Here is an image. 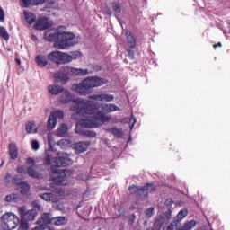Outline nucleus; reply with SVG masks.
<instances>
[{
    "label": "nucleus",
    "instance_id": "nucleus-1",
    "mask_svg": "<svg viewBox=\"0 0 230 230\" xmlns=\"http://www.w3.org/2000/svg\"><path fill=\"white\" fill-rule=\"evenodd\" d=\"M59 102L64 105L71 102L75 103L70 106V111L74 112L72 119L77 120L76 134H84V132L80 131V127H86L88 128L102 127L103 123L110 119L109 117L100 111V104L98 102L82 98L73 99V93L66 88H63L61 92Z\"/></svg>",
    "mask_w": 230,
    "mask_h": 230
},
{
    "label": "nucleus",
    "instance_id": "nucleus-2",
    "mask_svg": "<svg viewBox=\"0 0 230 230\" xmlns=\"http://www.w3.org/2000/svg\"><path fill=\"white\" fill-rule=\"evenodd\" d=\"M51 163H55L57 165L50 167V173L55 176L50 177V181L55 182L57 186H67L69 181H67V170L60 169V166L66 168V166H71L73 160L71 155L66 152L58 153V156H53V151L49 150L45 152L44 164L49 166Z\"/></svg>",
    "mask_w": 230,
    "mask_h": 230
},
{
    "label": "nucleus",
    "instance_id": "nucleus-3",
    "mask_svg": "<svg viewBox=\"0 0 230 230\" xmlns=\"http://www.w3.org/2000/svg\"><path fill=\"white\" fill-rule=\"evenodd\" d=\"M90 73L88 69L63 66L54 74V78L58 82H61V84H67L69 82V76H85V75H89Z\"/></svg>",
    "mask_w": 230,
    "mask_h": 230
},
{
    "label": "nucleus",
    "instance_id": "nucleus-4",
    "mask_svg": "<svg viewBox=\"0 0 230 230\" xmlns=\"http://www.w3.org/2000/svg\"><path fill=\"white\" fill-rule=\"evenodd\" d=\"M75 44H78V38L73 32H66L65 27H61L59 40L55 41L54 48L66 49V48H71V46H75Z\"/></svg>",
    "mask_w": 230,
    "mask_h": 230
},
{
    "label": "nucleus",
    "instance_id": "nucleus-5",
    "mask_svg": "<svg viewBox=\"0 0 230 230\" xmlns=\"http://www.w3.org/2000/svg\"><path fill=\"white\" fill-rule=\"evenodd\" d=\"M48 59L57 65L69 64L73 62V56L60 51H52L48 55Z\"/></svg>",
    "mask_w": 230,
    "mask_h": 230
},
{
    "label": "nucleus",
    "instance_id": "nucleus-6",
    "mask_svg": "<svg viewBox=\"0 0 230 230\" xmlns=\"http://www.w3.org/2000/svg\"><path fill=\"white\" fill-rule=\"evenodd\" d=\"M19 217L14 214L6 213L2 217V227L4 230H13L19 226Z\"/></svg>",
    "mask_w": 230,
    "mask_h": 230
},
{
    "label": "nucleus",
    "instance_id": "nucleus-7",
    "mask_svg": "<svg viewBox=\"0 0 230 230\" xmlns=\"http://www.w3.org/2000/svg\"><path fill=\"white\" fill-rule=\"evenodd\" d=\"M155 190V186L152 184H146L141 188L136 185H133L128 188L129 193L131 194L136 193L137 197H146V195H148V191H154Z\"/></svg>",
    "mask_w": 230,
    "mask_h": 230
},
{
    "label": "nucleus",
    "instance_id": "nucleus-8",
    "mask_svg": "<svg viewBox=\"0 0 230 230\" xmlns=\"http://www.w3.org/2000/svg\"><path fill=\"white\" fill-rule=\"evenodd\" d=\"M84 80V84H86L88 89H90L91 92L95 87H102V85H105V84H107V81L105 79L99 76H90Z\"/></svg>",
    "mask_w": 230,
    "mask_h": 230
},
{
    "label": "nucleus",
    "instance_id": "nucleus-9",
    "mask_svg": "<svg viewBox=\"0 0 230 230\" xmlns=\"http://www.w3.org/2000/svg\"><path fill=\"white\" fill-rule=\"evenodd\" d=\"M58 119H64V111L60 110H57L56 111H52L50 113L47 122L48 128H50V130H53V128L57 127Z\"/></svg>",
    "mask_w": 230,
    "mask_h": 230
},
{
    "label": "nucleus",
    "instance_id": "nucleus-10",
    "mask_svg": "<svg viewBox=\"0 0 230 230\" xmlns=\"http://www.w3.org/2000/svg\"><path fill=\"white\" fill-rule=\"evenodd\" d=\"M71 90L74 91V93L80 94V96H87V94H91V90L87 84H85L84 79L78 84H74L71 86Z\"/></svg>",
    "mask_w": 230,
    "mask_h": 230
},
{
    "label": "nucleus",
    "instance_id": "nucleus-11",
    "mask_svg": "<svg viewBox=\"0 0 230 230\" xmlns=\"http://www.w3.org/2000/svg\"><path fill=\"white\" fill-rule=\"evenodd\" d=\"M18 213L22 217H23V220H27L29 222H33V220H35V217H37L36 209H31L29 211H26V207L24 206L18 208Z\"/></svg>",
    "mask_w": 230,
    "mask_h": 230
},
{
    "label": "nucleus",
    "instance_id": "nucleus-12",
    "mask_svg": "<svg viewBox=\"0 0 230 230\" xmlns=\"http://www.w3.org/2000/svg\"><path fill=\"white\" fill-rule=\"evenodd\" d=\"M40 197H41L43 200H46V202H51L52 204H54L57 209H62V208H60V205H59L60 199L58 198V196H57V194H54L53 192H46V193L40 194Z\"/></svg>",
    "mask_w": 230,
    "mask_h": 230
},
{
    "label": "nucleus",
    "instance_id": "nucleus-13",
    "mask_svg": "<svg viewBox=\"0 0 230 230\" xmlns=\"http://www.w3.org/2000/svg\"><path fill=\"white\" fill-rule=\"evenodd\" d=\"M60 31H61V27L56 29V30H51V31H47L44 35L45 40L48 42H53V40H59L60 39Z\"/></svg>",
    "mask_w": 230,
    "mask_h": 230
},
{
    "label": "nucleus",
    "instance_id": "nucleus-14",
    "mask_svg": "<svg viewBox=\"0 0 230 230\" xmlns=\"http://www.w3.org/2000/svg\"><path fill=\"white\" fill-rule=\"evenodd\" d=\"M50 26H53V21H51L49 18L42 17L38 20V22L35 23L34 28L36 30H48V28H50Z\"/></svg>",
    "mask_w": 230,
    "mask_h": 230
},
{
    "label": "nucleus",
    "instance_id": "nucleus-15",
    "mask_svg": "<svg viewBox=\"0 0 230 230\" xmlns=\"http://www.w3.org/2000/svg\"><path fill=\"white\" fill-rule=\"evenodd\" d=\"M90 100H94L92 102H113L114 95L109 93H101L96 95H91Z\"/></svg>",
    "mask_w": 230,
    "mask_h": 230
},
{
    "label": "nucleus",
    "instance_id": "nucleus-16",
    "mask_svg": "<svg viewBox=\"0 0 230 230\" xmlns=\"http://www.w3.org/2000/svg\"><path fill=\"white\" fill-rule=\"evenodd\" d=\"M91 142L89 141L77 142L75 144L74 149L76 154H84V152H87V148H89Z\"/></svg>",
    "mask_w": 230,
    "mask_h": 230
},
{
    "label": "nucleus",
    "instance_id": "nucleus-17",
    "mask_svg": "<svg viewBox=\"0 0 230 230\" xmlns=\"http://www.w3.org/2000/svg\"><path fill=\"white\" fill-rule=\"evenodd\" d=\"M63 91L64 88L60 84H53L48 86V92L49 94H52V96H58V94H61Z\"/></svg>",
    "mask_w": 230,
    "mask_h": 230
},
{
    "label": "nucleus",
    "instance_id": "nucleus-18",
    "mask_svg": "<svg viewBox=\"0 0 230 230\" xmlns=\"http://www.w3.org/2000/svg\"><path fill=\"white\" fill-rule=\"evenodd\" d=\"M52 220H53V217H51V214L47 213V214H43V216L41 217V221L38 220L37 224H40V226H43V227H45V226L52 224Z\"/></svg>",
    "mask_w": 230,
    "mask_h": 230
},
{
    "label": "nucleus",
    "instance_id": "nucleus-19",
    "mask_svg": "<svg viewBox=\"0 0 230 230\" xmlns=\"http://www.w3.org/2000/svg\"><path fill=\"white\" fill-rule=\"evenodd\" d=\"M27 173L30 175V177H33V179H40L42 175L35 170V165H31L27 169Z\"/></svg>",
    "mask_w": 230,
    "mask_h": 230
},
{
    "label": "nucleus",
    "instance_id": "nucleus-20",
    "mask_svg": "<svg viewBox=\"0 0 230 230\" xmlns=\"http://www.w3.org/2000/svg\"><path fill=\"white\" fill-rule=\"evenodd\" d=\"M102 109L104 112H116V111H121L119 107L115 104H102Z\"/></svg>",
    "mask_w": 230,
    "mask_h": 230
},
{
    "label": "nucleus",
    "instance_id": "nucleus-21",
    "mask_svg": "<svg viewBox=\"0 0 230 230\" xmlns=\"http://www.w3.org/2000/svg\"><path fill=\"white\" fill-rule=\"evenodd\" d=\"M27 134H37V125L35 122L29 121L25 125Z\"/></svg>",
    "mask_w": 230,
    "mask_h": 230
},
{
    "label": "nucleus",
    "instance_id": "nucleus-22",
    "mask_svg": "<svg viewBox=\"0 0 230 230\" xmlns=\"http://www.w3.org/2000/svg\"><path fill=\"white\" fill-rule=\"evenodd\" d=\"M36 63L39 67H46V66H48V58L42 55L37 56Z\"/></svg>",
    "mask_w": 230,
    "mask_h": 230
},
{
    "label": "nucleus",
    "instance_id": "nucleus-23",
    "mask_svg": "<svg viewBox=\"0 0 230 230\" xmlns=\"http://www.w3.org/2000/svg\"><path fill=\"white\" fill-rule=\"evenodd\" d=\"M9 154L11 159H17L19 156V152L17 151V146L15 144L9 145Z\"/></svg>",
    "mask_w": 230,
    "mask_h": 230
},
{
    "label": "nucleus",
    "instance_id": "nucleus-24",
    "mask_svg": "<svg viewBox=\"0 0 230 230\" xmlns=\"http://www.w3.org/2000/svg\"><path fill=\"white\" fill-rule=\"evenodd\" d=\"M23 14L25 17V21H27L28 24H32L34 22V21H37V16L32 13L24 11Z\"/></svg>",
    "mask_w": 230,
    "mask_h": 230
},
{
    "label": "nucleus",
    "instance_id": "nucleus-25",
    "mask_svg": "<svg viewBox=\"0 0 230 230\" xmlns=\"http://www.w3.org/2000/svg\"><path fill=\"white\" fill-rule=\"evenodd\" d=\"M69 130V128L66 124H60L58 128L57 134L58 136H60V137H64L66 134H67V131Z\"/></svg>",
    "mask_w": 230,
    "mask_h": 230
},
{
    "label": "nucleus",
    "instance_id": "nucleus-26",
    "mask_svg": "<svg viewBox=\"0 0 230 230\" xmlns=\"http://www.w3.org/2000/svg\"><path fill=\"white\" fill-rule=\"evenodd\" d=\"M66 217H52V226H64L66 224Z\"/></svg>",
    "mask_w": 230,
    "mask_h": 230
},
{
    "label": "nucleus",
    "instance_id": "nucleus-27",
    "mask_svg": "<svg viewBox=\"0 0 230 230\" xmlns=\"http://www.w3.org/2000/svg\"><path fill=\"white\" fill-rule=\"evenodd\" d=\"M58 145L60 146V148H62V150H67V148L71 146V140L63 138L58 142Z\"/></svg>",
    "mask_w": 230,
    "mask_h": 230
},
{
    "label": "nucleus",
    "instance_id": "nucleus-28",
    "mask_svg": "<svg viewBox=\"0 0 230 230\" xmlns=\"http://www.w3.org/2000/svg\"><path fill=\"white\" fill-rule=\"evenodd\" d=\"M197 226V221L195 220H190L187 223H184L183 226H181V230H191L193 227Z\"/></svg>",
    "mask_w": 230,
    "mask_h": 230
},
{
    "label": "nucleus",
    "instance_id": "nucleus-29",
    "mask_svg": "<svg viewBox=\"0 0 230 230\" xmlns=\"http://www.w3.org/2000/svg\"><path fill=\"white\" fill-rule=\"evenodd\" d=\"M126 35L128 39V44H129L130 48H136V38H134V35L128 31L126 32Z\"/></svg>",
    "mask_w": 230,
    "mask_h": 230
},
{
    "label": "nucleus",
    "instance_id": "nucleus-30",
    "mask_svg": "<svg viewBox=\"0 0 230 230\" xmlns=\"http://www.w3.org/2000/svg\"><path fill=\"white\" fill-rule=\"evenodd\" d=\"M20 188L22 195H28V193L30 192V185L26 182H22L20 184Z\"/></svg>",
    "mask_w": 230,
    "mask_h": 230
},
{
    "label": "nucleus",
    "instance_id": "nucleus-31",
    "mask_svg": "<svg viewBox=\"0 0 230 230\" xmlns=\"http://www.w3.org/2000/svg\"><path fill=\"white\" fill-rule=\"evenodd\" d=\"M30 221L27 219H24V217H21V222H20V229L22 230H27L30 227V224H28Z\"/></svg>",
    "mask_w": 230,
    "mask_h": 230
},
{
    "label": "nucleus",
    "instance_id": "nucleus-32",
    "mask_svg": "<svg viewBox=\"0 0 230 230\" xmlns=\"http://www.w3.org/2000/svg\"><path fill=\"white\" fill-rule=\"evenodd\" d=\"M55 193H58L59 197H67L69 195V192L66 191L64 189L60 188H55L54 189Z\"/></svg>",
    "mask_w": 230,
    "mask_h": 230
},
{
    "label": "nucleus",
    "instance_id": "nucleus-33",
    "mask_svg": "<svg viewBox=\"0 0 230 230\" xmlns=\"http://www.w3.org/2000/svg\"><path fill=\"white\" fill-rule=\"evenodd\" d=\"M0 36L3 37L4 40H8L10 39V35L4 27H0Z\"/></svg>",
    "mask_w": 230,
    "mask_h": 230
},
{
    "label": "nucleus",
    "instance_id": "nucleus-34",
    "mask_svg": "<svg viewBox=\"0 0 230 230\" xmlns=\"http://www.w3.org/2000/svg\"><path fill=\"white\" fill-rule=\"evenodd\" d=\"M187 215H188V210L186 209L181 210L177 215L178 221L182 220V218L186 217Z\"/></svg>",
    "mask_w": 230,
    "mask_h": 230
},
{
    "label": "nucleus",
    "instance_id": "nucleus-35",
    "mask_svg": "<svg viewBox=\"0 0 230 230\" xmlns=\"http://www.w3.org/2000/svg\"><path fill=\"white\" fill-rule=\"evenodd\" d=\"M112 134L116 136V137H123V131L121 129L113 128Z\"/></svg>",
    "mask_w": 230,
    "mask_h": 230
},
{
    "label": "nucleus",
    "instance_id": "nucleus-36",
    "mask_svg": "<svg viewBox=\"0 0 230 230\" xmlns=\"http://www.w3.org/2000/svg\"><path fill=\"white\" fill-rule=\"evenodd\" d=\"M15 199H17V195H15V194H9L5 197L6 202H13V200H15Z\"/></svg>",
    "mask_w": 230,
    "mask_h": 230
},
{
    "label": "nucleus",
    "instance_id": "nucleus-37",
    "mask_svg": "<svg viewBox=\"0 0 230 230\" xmlns=\"http://www.w3.org/2000/svg\"><path fill=\"white\" fill-rule=\"evenodd\" d=\"M153 215H154V208H149L146 210V218H152Z\"/></svg>",
    "mask_w": 230,
    "mask_h": 230
},
{
    "label": "nucleus",
    "instance_id": "nucleus-38",
    "mask_svg": "<svg viewBox=\"0 0 230 230\" xmlns=\"http://www.w3.org/2000/svg\"><path fill=\"white\" fill-rule=\"evenodd\" d=\"M22 1V6L23 8H28L31 5V0H21Z\"/></svg>",
    "mask_w": 230,
    "mask_h": 230
},
{
    "label": "nucleus",
    "instance_id": "nucleus-39",
    "mask_svg": "<svg viewBox=\"0 0 230 230\" xmlns=\"http://www.w3.org/2000/svg\"><path fill=\"white\" fill-rule=\"evenodd\" d=\"M113 9H114V12H116V13H119V12H121V5H119V4L118 3H114Z\"/></svg>",
    "mask_w": 230,
    "mask_h": 230
},
{
    "label": "nucleus",
    "instance_id": "nucleus-40",
    "mask_svg": "<svg viewBox=\"0 0 230 230\" xmlns=\"http://www.w3.org/2000/svg\"><path fill=\"white\" fill-rule=\"evenodd\" d=\"M31 148H32V150H39V148H40L39 141L32 140Z\"/></svg>",
    "mask_w": 230,
    "mask_h": 230
},
{
    "label": "nucleus",
    "instance_id": "nucleus-41",
    "mask_svg": "<svg viewBox=\"0 0 230 230\" xmlns=\"http://www.w3.org/2000/svg\"><path fill=\"white\" fill-rule=\"evenodd\" d=\"M32 206L36 209H39V211H42V206H40V203L39 201L37 200L33 201Z\"/></svg>",
    "mask_w": 230,
    "mask_h": 230
},
{
    "label": "nucleus",
    "instance_id": "nucleus-42",
    "mask_svg": "<svg viewBox=\"0 0 230 230\" xmlns=\"http://www.w3.org/2000/svg\"><path fill=\"white\" fill-rule=\"evenodd\" d=\"M81 181H88L89 175L87 173L81 172L78 176Z\"/></svg>",
    "mask_w": 230,
    "mask_h": 230
},
{
    "label": "nucleus",
    "instance_id": "nucleus-43",
    "mask_svg": "<svg viewBox=\"0 0 230 230\" xmlns=\"http://www.w3.org/2000/svg\"><path fill=\"white\" fill-rule=\"evenodd\" d=\"M128 122L131 123L130 130H132V128H134V125H136V118L131 117L130 119H128Z\"/></svg>",
    "mask_w": 230,
    "mask_h": 230
},
{
    "label": "nucleus",
    "instance_id": "nucleus-44",
    "mask_svg": "<svg viewBox=\"0 0 230 230\" xmlns=\"http://www.w3.org/2000/svg\"><path fill=\"white\" fill-rule=\"evenodd\" d=\"M48 141H49V145H53L55 143V140H53V134L51 133L48 134Z\"/></svg>",
    "mask_w": 230,
    "mask_h": 230
},
{
    "label": "nucleus",
    "instance_id": "nucleus-45",
    "mask_svg": "<svg viewBox=\"0 0 230 230\" xmlns=\"http://www.w3.org/2000/svg\"><path fill=\"white\" fill-rule=\"evenodd\" d=\"M16 171L18 172V173H21L22 175V173H26V172L24 171V166L22 165H18Z\"/></svg>",
    "mask_w": 230,
    "mask_h": 230
},
{
    "label": "nucleus",
    "instance_id": "nucleus-46",
    "mask_svg": "<svg viewBox=\"0 0 230 230\" xmlns=\"http://www.w3.org/2000/svg\"><path fill=\"white\" fill-rule=\"evenodd\" d=\"M164 230H179V228H177L176 225H173V223H172L167 228H164Z\"/></svg>",
    "mask_w": 230,
    "mask_h": 230
},
{
    "label": "nucleus",
    "instance_id": "nucleus-47",
    "mask_svg": "<svg viewBox=\"0 0 230 230\" xmlns=\"http://www.w3.org/2000/svg\"><path fill=\"white\" fill-rule=\"evenodd\" d=\"M47 0H32L33 4H42L43 3H46Z\"/></svg>",
    "mask_w": 230,
    "mask_h": 230
},
{
    "label": "nucleus",
    "instance_id": "nucleus-48",
    "mask_svg": "<svg viewBox=\"0 0 230 230\" xmlns=\"http://www.w3.org/2000/svg\"><path fill=\"white\" fill-rule=\"evenodd\" d=\"M0 21H4V11L0 7Z\"/></svg>",
    "mask_w": 230,
    "mask_h": 230
},
{
    "label": "nucleus",
    "instance_id": "nucleus-49",
    "mask_svg": "<svg viewBox=\"0 0 230 230\" xmlns=\"http://www.w3.org/2000/svg\"><path fill=\"white\" fill-rule=\"evenodd\" d=\"M10 181H12V174L7 173V174L4 176V181H5V182H10Z\"/></svg>",
    "mask_w": 230,
    "mask_h": 230
},
{
    "label": "nucleus",
    "instance_id": "nucleus-50",
    "mask_svg": "<svg viewBox=\"0 0 230 230\" xmlns=\"http://www.w3.org/2000/svg\"><path fill=\"white\" fill-rule=\"evenodd\" d=\"M129 58L134 59V51L132 49L128 50Z\"/></svg>",
    "mask_w": 230,
    "mask_h": 230
},
{
    "label": "nucleus",
    "instance_id": "nucleus-51",
    "mask_svg": "<svg viewBox=\"0 0 230 230\" xmlns=\"http://www.w3.org/2000/svg\"><path fill=\"white\" fill-rule=\"evenodd\" d=\"M27 164H33V166H35V160H33V158H28L27 159Z\"/></svg>",
    "mask_w": 230,
    "mask_h": 230
},
{
    "label": "nucleus",
    "instance_id": "nucleus-52",
    "mask_svg": "<svg viewBox=\"0 0 230 230\" xmlns=\"http://www.w3.org/2000/svg\"><path fill=\"white\" fill-rule=\"evenodd\" d=\"M165 204H166V206H172V204H173V200L166 199Z\"/></svg>",
    "mask_w": 230,
    "mask_h": 230
},
{
    "label": "nucleus",
    "instance_id": "nucleus-53",
    "mask_svg": "<svg viewBox=\"0 0 230 230\" xmlns=\"http://www.w3.org/2000/svg\"><path fill=\"white\" fill-rule=\"evenodd\" d=\"M32 230H44V226L40 225V226H36Z\"/></svg>",
    "mask_w": 230,
    "mask_h": 230
},
{
    "label": "nucleus",
    "instance_id": "nucleus-54",
    "mask_svg": "<svg viewBox=\"0 0 230 230\" xmlns=\"http://www.w3.org/2000/svg\"><path fill=\"white\" fill-rule=\"evenodd\" d=\"M106 13L107 15H112V11H111L110 9H107Z\"/></svg>",
    "mask_w": 230,
    "mask_h": 230
},
{
    "label": "nucleus",
    "instance_id": "nucleus-55",
    "mask_svg": "<svg viewBox=\"0 0 230 230\" xmlns=\"http://www.w3.org/2000/svg\"><path fill=\"white\" fill-rule=\"evenodd\" d=\"M15 62H16V64H18V66H21V59L16 58V59H15Z\"/></svg>",
    "mask_w": 230,
    "mask_h": 230
},
{
    "label": "nucleus",
    "instance_id": "nucleus-56",
    "mask_svg": "<svg viewBox=\"0 0 230 230\" xmlns=\"http://www.w3.org/2000/svg\"><path fill=\"white\" fill-rule=\"evenodd\" d=\"M217 46H219V48H221L222 47V43H218V45H214V48H217Z\"/></svg>",
    "mask_w": 230,
    "mask_h": 230
},
{
    "label": "nucleus",
    "instance_id": "nucleus-57",
    "mask_svg": "<svg viewBox=\"0 0 230 230\" xmlns=\"http://www.w3.org/2000/svg\"><path fill=\"white\" fill-rule=\"evenodd\" d=\"M4 164V161H2L0 166H3Z\"/></svg>",
    "mask_w": 230,
    "mask_h": 230
}]
</instances>
